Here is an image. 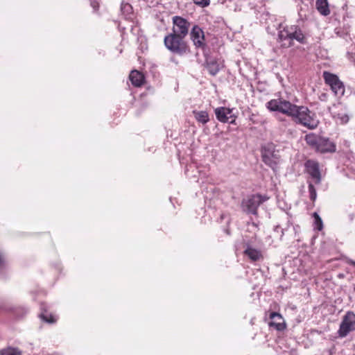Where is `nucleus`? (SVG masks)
Returning a JSON list of instances; mask_svg holds the SVG:
<instances>
[{"label":"nucleus","instance_id":"1","mask_svg":"<svg viewBox=\"0 0 355 355\" xmlns=\"http://www.w3.org/2000/svg\"><path fill=\"white\" fill-rule=\"evenodd\" d=\"M292 118L297 123L310 130L316 128L319 124V120L315 114L305 106H297L296 113Z\"/></svg>","mask_w":355,"mask_h":355},{"label":"nucleus","instance_id":"2","mask_svg":"<svg viewBox=\"0 0 355 355\" xmlns=\"http://www.w3.org/2000/svg\"><path fill=\"white\" fill-rule=\"evenodd\" d=\"M279 38L282 42V46L289 47L292 45L293 40L300 43H304V35L297 26H291L279 31Z\"/></svg>","mask_w":355,"mask_h":355},{"label":"nucleus","instance_id":"3","mask_svg":"<svg viewBox=\"0 0 355 355\" xmlns=\"http://www.w3.org/2000/svg\"><path fill=\"white\" fill-rule=\"evenodd\" d=\"M266 107L272 112H279L293 117L296 113L297 105L283 98L272 99L266 103Z\"/></svg>","mask_w":355,"mask_h":355},{"label":"nucleus","instance_id":"4","mask_svg":"<svg viewBox=\"0 0 355 355\" xmlns=\"http://www.w3.org/2000/svg\"><path fill=\"white\" fill-rule=\"evenodd\" d=\"M268 200L266 196H262L259 194L252 195L242 202V208L245 212L256 215L257 208L263 202Z\"/></svg>","mask_w":355,"mask_h":355},{"label":"nucleus","instance_id":"5","mask_svg":"<svg viewBox=\"0 0 355 355\" xmlns=\"http://www.w3.org/2000/svg\"><path fill=\"white\" fill-rule=\"evenodd\" d=\"M183 39L174 33H171L164 37V44L171 52L181 53L185 49Z\"/></svg>","mask_w":355,"mask_h":355},{"label":"nucleus","instance_id":"6","mask_svg":"<svg viewBox=\"0 0 355 355\" xmlns=\"http://www.w3.org/2000/svg\"><path fill=\"white\" fill-rule=\"evenodd\" d=\"M323 78L325 83L331 87V89L336 96H341L344 94L345 87L343 83L339 80L336 75L324 71Z\"/></svg>","mask_w":355,"mask_h":355},{"label":"nucleus","instance_id":"7","mask_svg":"<svg viewBox=\"0 0 355 355\" xmlns=\"http://www.w3.org/2000/svg\"><path fill=\"white\" fill-rule=\"evenodd\" d=\"M353 331H355V314L352 311H348L340 323L338 334L340 337L344 338Z\"/></svg>","mask_w":355,"mask_h":355},{"label":"nucleus","instance_id":"8","mask_svg":"<svg viewBox=\"0 0 355 355\" xmlns=\"http://www.w3.org/2000/svg\"><path fill=\"white\" fill-rule=\"evenodd\" d=\"M234 109L219 107L215 109V114L216 119L221 123H234L236 118V114L234 112Z\"/></svg>","mask_w":355,"mask_h":355},{"label":"nucleus","instance_id":"9","mask_svg":"<svg viewBox=\"0 0 355 355\" xmlns=\"http://www.w3.org/2000/svg\"><path fill=\"white\" fill-rule=\"evenodd\" d=\"M173 33L184 38L188 34L189 23L184 18L175 16L173 17Z\"/></svg>","mask_w":355,"mask_h":355},{"label":"nucleus","instance_id":"10","mask_svg":"<svg viewBox=\"0 0 355 355\" xmlns=\"http://www.w3.org/2000/svg\"><path fill=\"white\" fill-rule=\"evenodd\" d=\"M262 157L263 161L272 168L277 166L279 161V157L273 150V146L272 145H268L263 148Z\"/></svg>","mask_w":355,"mask_h":355},{"label":"nucleus","instance_id":"11","mask_svg":"<svg viewBox=\"0 0 355 355\" xmlns=\"http://www.w3.org/2000/svg\"><path fill=\"white\" fill-rule=\"evenodd\" d=\"M305 166L308 173L311 175L314 183L317 184H320L321 182V175L318 163L313 160H308Z\"/></svg>","mask_w":355,"mask_h":355},{"label":"nucleus","instance_id":"12","mask_svg":"<svg viewBox=\"0 0 355 355\" xmlns=\"http://www.w3.org/2000/svg\"><path fill=\"white\" fill-rule=\"evenodd\" d=\"M191 39L198 48L205 46V35L203 31L198 26H194L191 31Z\"/></svg>","mask_w":355,"mask_h":355},{"label":"nucleus","instance_id":"13","mask_svg":"<svg viewBox=\"0 0 355 355\" xmlns=\"http://www.w3.org/2000/svg\"><path fill=\"white\" fill-rule=\"evenodd\" d=\"M244 254L252 261H259L263 259L262 252L248 243L245 246Z\"/></svg>","mask_w":355,"mask_h":355},{"label":"nucleus","instance_id":"14","mask_svg":"<svg viewBox=\"0 0 355 355\" xmlns=\"http://www.w3.org/2000/svg\"><path fill=\"white\" fill-rule=\"evenodd\" d=\"M271 321L269 322L270 327H275L278 331H282L286 328V324L281 314L272 312L270 315Z\"/></svg>","mask_w":355,"mask_h":355},{"label":"nucleus","instance_id":"15","mask_svg":"<svg viewBox=\"0 0 355 355\" xmlns=\"http://www.w3.org/2000/svg\"><path fill=\"white\" fill-rule=\"evenodd\" d=\"M316 150L320 153H333L336 151V145L328 139L321 137Z\"/></svg>","mask_w":355,"mask_h":355},{"label":"nucleus","instance_id":"16","mask_svg":"<svg viewBox=\"0 0 355 355\" xmlns=\"http://www.w3.org/2000/svg\"><path fill=\"white\" fill-rule=\"evenodd\" d=\"M130 80L135 87H140L144 80V75L138 71H132L130 74Z\"/></svg>","mask_w":355,"mask_h":355},{"label":"nucleus","instance_id":"17","mask_svg":"<svg viewBox=\"0 0 355 355\" xmlns=\"http://www.w3.org/2000/svg\"><path fill=\"white\" fill-rule=\"evenodd\" d=\"M220 67V63L215 59L210 58L207 60L206 68L211 75L215 76L219 71Z\"/></svg>","mask_w":355,"mask_h":355},{"label":"nucleus","instance_id":"18","mask_svg":"<svg viewBox=\"0 0 355 355\" xmlns=\"http://www.w3.org/2000/svg\"><path fill=\"white\" fill-rule=\"evenodd\" d=\"M315 6L317 10L321 15L327 16L330 13L327 0H317Z\"/></svg>","mask_w":355,"mask_h":355},{"label":"nucleus","instance_id":"19","mask_svg":"<svg viewBox=\"0 0 355 355\" xmlns=\"http://www.w3.org/2000/svg\"><path fill=\"white\" fill-rule=\"evenodd\" d=\"M193 113L196 120L199 123L205 124L209 121V114L207 111L194 110Z\"/></svg>","mask_w":355,"mask_h":355},{"label":"nucleus","instance_id":"20","mask_svg":"<svg viewBox=\"0 0 355 355\" xmlns=\"http://www.w3.org/2000/svg\"><path fill=\"white\" fill-rule=\"evenodd\" d=\"M321 137H318L313 133H310L306 135L305 141L306 143L316 150L317 146L318 145L319 140Z\"/></svg>","mask_w":355,"mask_h":355},{"label":"nucleus","instance_id":"21","mask_svg":"<svg viewBox=\"0 0 355 355\" xmlns=\"http://www.w3.org/2000/svg\"><path fill=\"white\" fill-rule=\"evenodd\" d=\"M40 318L43 321L46 322L49 324L55 323L58 319L55 315H53L47 311H44V312L42 313L40 315Z\"/></svg>","mask_w":355,"mask_h":355},{"label":"nucleus","instance_id":"22","mask_svg":"<svg viewBox=\"0 0 355 355\" xmlns=\"http://www.w3.org/2000/svg\"><path fill=\"white\" fill-rule=\"evenodd\" d=\"M0 355H21V352L14 347H8L0 351Z\"/></svg>","mask_w":355,"mask_h":355},{"label":"nucleus","instance_id":"23","mask_svg":"<svg viewBox=\"0 0 355 355\" xmlns=\"http://www.w3.org/2000/svg\"><path fill=\"white\" fill-rule=\"evenodd\" d=\"M314 218V228L320 231L323 227V223L320 216L316 213H313V214Z\"/></svg>","mask_w":355,"mask_h":355},{"label":"nucleus","instance_id":"24","mask_svg":"<svg viewBox=\"0 0 355 355\" xmlns=\"http://www.w3.org/2000/svg\"><path fill=\"white\" fill-rule=\"evenodd\" d=\"M332 115L334 118L339 121L341 123H346L349 120L348 116L344 113L332 114Z\"/></svg>","mask_w":355,"mask_h":355},{"label":"nucleus","instance_id":"25","mask_svg":"<svg viewBox=\"0 0 355 355\" xmlns=\"http://www.w3.org/2000/svg\"><path fill=\"white\" fill-rule=\"evenodd\" d=\"M309 191L310 193V198L311 200L314 201L317 197V194L314 186L311 182L309 184Z\"/></svg>","mask_w":355,"mask_h":355},{"label":"nucleus","instance_id":"26","mask_svg":"<svg viewBox=\"0 0 355 355\" xmlns=\"http://www.w3.org/2000/svg\"><path fill=\"white\" fill-rule=\"evenodd\" d=\"M193 1L196 4L200 6L202 8L208 6L210 3V0H193Z\"/></svg>","mask_w":355,"mask_h":355},{"label":"nucleus","instance_id":"27","mask_svg":"<svg viewBox=\"0 0 355 355\" xmlns=\"http://www.w3.org/2000/svg\"><path fill=\"white\" fill-rule=\"evenodd\" d=\"M4 263V257L3 254L0 252V267H1Z\"/></svg>","mask_w":355,"mask_h":355},{"label":"nucleus","instance_id":"28","mask_svg":"<svg viewBox=\"0 0 355 355\" xmlns=\"http://www.w3.org/2000/svg\"><path fill=\"white\" fill-rule=\"evenodd\" d=\"M325 97H326V94H322L320 96V100H322V101H323V100H324Z\"/></svg>","mask_w":355,"mask_h":355},{"label":"nucleus","instance_id":"29","mask_svg":"<svg viewBox=\"0 0 355 355\" xmlns=\"http://www.w3.org/2000/svg\"><path fill=\"white\" fill-rule=\"evenodd\" d=\"M350 263L353 266H355V261H350Z\"/></svg>","mask_w":355,"mask_h":355}]
</instances>
